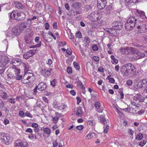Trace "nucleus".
<instances>
[{
  "label": "nucleus",
  "instance_id": "nucleus-1",
  "mask_svg": "<svg viewBox=\"0 0 147 147\" xmlns=\"http://www.w3.org/2000/svg\"><path fill=\"white\" fill-rule=\"evenodd\" d=\"M121 71V72H123V76L127 77L133 75L136 72V69L132 64L127 63L122 66Z\"/></svg>",
  "mask_w": 147,
  "mask_h": 147
},
{
  "label": "nucleus",
  "instance_id": "nucleus-2",
  "mask_svg": "<svg viewBox=\"0 0 147 147\" xmlns=\"http://www.w3.org/2000/svg\"><path fill=\"white\" fill-rule=\"evenodd\" d=\"M130 48V47H129L121 48L120 49L119 51L123 54H128L130 53V52L131 51H132V53L138 56V57H137L136 59L135 58V59H141L145 56V54L144 53H140V52L138 50L136 49H134L131 50Z\"/></svg>",
  "mask_w": 147,
  "mask_h": 147
},
{
  "label": "nucleus",
  "instance_id": "nucleus-3",
  "mask_svg": "<svg viewBox=\"0 0 147 147\" xmlns=\"http://www.w3.org/2000/svg\"><path fill=\"white\" fill-rule=\"evenodd\" d=\"M138 21L137 18L132 16L129 17L126 20L125 24V28L127 30H132L135 27Z\"/></svg>",
  "mask_w": 147,
  "mask_h": 147
},
{
  "label": "nucleus",
  "instance_id": "nucleus-4",
  "mask_svg": "<svg viewBox=\"0 0 147 147\" xmlns=\"http://www.w3.org/2000/svg\"><path fill=\"white\" fill-rule=\"evenodd\" d=\"M0 138L2 142L6 144H9L12 141L11 138L9 136L2 132L1 133Z\"/></svg>",
  "mask_w": 147,
  "mask_h": 147
},
{
  "label": "nucleus",
  "instance_id": "nucleus-5",
  "mask_svg": "<svg viewBox=\"0 0 147 147\" xmlns=\"http://www.w3.org/2000/svg\"><path fill=\"white\" fill-rule=\"evenodd\" d=\"M28 145V143L25 141L19 140L16 142L14 144L15 147H26Z\"/></svg>",
  "mask_w": 147,
  "mask_h": 147
},
{
  "label": "nucleus",
  "instance_id": "nucleus-6",
  "mask_svg": "<svg viewBox=\"0 0 147 147\" xmlns=\"http://www.w3.org/2000/svg\"><path fill=\"white\" fill-rule=\"evenodd\" d=\"M113 28L115 30H120L123 28V24L120 22L115 21L112 24Z\"/></svg>",
  "mask_w": 147,
  "mask_h": 147
},
{
  "label": "nucleus",
  "instance_id": "nucleus-7",
  "mask_svg": "<svg viewBox=\"0 0 147 147\" xmlns=\"http://www.w3.org/2000/svg\"><path fill=\"white\" fill-rule=\"evenodd\" d=\"M25 78H26V80H29L30 82H32L34 80L35 77L32 73H28L25 74L24 79Z\"/></svg>",
  "mask_w": 147,
  "mask_h": 147
},
{
  "label": "nucleus",
  "instance_id": "nucleus-8",
  "mask_svg": "<svg viewBox=\"0 0 147 147\" xmlns=\"http://www.w3.org/2000/svg\"><path fill=\"white\" fill-rule=\"evenodd\" d=\"M9 59L7 57H2L1 59H0V67H3L8 63Z\"/></svg>",
  "mask_w": 147,
  "mask_h": 147
},
{
  "label": "nucleus",
  "instance_id": "nucleus-9",
  "mask_svg": "<svg viewBox=\"0 0 147 147\" xmlns=\"http://www.w3.org/2000/svg\"><path fill=\"white\" fill-rule=\"evenodd\" d=\"M51 70H49L45 68H42L40 69V73L45 77H47L51 75Z\"/></svg>",
  "mask_w": 147,
  "mask_h": 147
},
{
  "label": "nucleus",
  "instance_id": "nucleus-10",
  "mask_svg": "<svg viewBox=\"0 0 147 147\" xmlns=\"http://www.w3.org/2000/svg\"><path fill=\"white\" fill-rule=\"evenodd\" d=\"M100 0H97V7L99 9H102L104 8L106 5V1H100Z\"/></svg>",
  "mask_w": 147,
  "mask_h": 147
},
{
  "label": "nucleus",
  "instance_id": "nucleus-11",
  "mask_svg": "<svg viewBox=\"0 0 147 147\" xmlns=\"http://www.w3.org/2000/svg\"><path fill=\"white\" fill-rule=\"evenodd\" d=\"M17 13V18L16 19V20H22L25 18L26 15L24 12L18 11Z\"/></svg>",
  "mask_w": 147,
  "mask_h": 147
},
{
  "label": "nucleus",
  "instance_id": "nucleus-12",
  "mask_svg": "<svg viewBox=\"0 0 147 147\" xmlns=\"http://www.w3.org/2000/svg\"><path fill=\"white\" fill-rule=\"evenodd\" d=\"M27 25V22H24L20 25L18 28L22 32L25 31Z\"/></svg>",
  "mask_w": 147,
  "mask_h": 147
},
{
  "label": "nucleus",
  "instance_id": "nucleus-13",
  "mask_svg": "<svg viewBox=\"0 0 147 147\" xmlns=\"http://www.w3.org/2000/svg\"><path fill=\"white\" fill-rule=\"evenodd\" d=\"M96 111L98 113H102V109L100 107V104L98 102H96L94 104Z\"/></svg>",
  "mask_w": 147,
  "mask_h": 147
},
{
  "label": "nucleus",
  "instance_id": "nucleus-14",
  "mask_svg": "<svg viewBox=\"0 0 147 147\" xmlns=\"http://www.w3.org/2000/svg\"><path fill=\"white\" fill-rule=\"evenodd\" d=\"M37 86L38 89L40 91L44 90L47 87V84L42 82H40Z\"/></svg>",
  "mask_w": 147,
  "mask_h": 147
},
{
  "label": "nucleus",
  "instance_id": "nucleus-15",
  "mask_svg": "<svg viewBox=\"0 0 147 147\" xmlns=\"http://www.w3.org/2000/svg\"><path fill=\"white\" fill-rule=\"evenodd\" d=\"M11 32L13 34V35L16 36L22 33L18 27L17 28H13L11 30Z\"/></svg>",
  "mask_w": 147,
  "mask_h": 147
},
{
  "label": "nucleus",
  "instance_id": "nucleus-16",
  "mask_svg": "<svg viewBox=\"0 0 147 147\" xmlns=\"http://www.w3.org/2000/svg\"><path fill=\"white\" fill-rule=\"evenodd\" d=\"M18 11H15L14 10L11 13H9V15L10 16V18L12 19L16 20V19L17 18V12H18Z\"/></svg>",
  "mask_w": 147,
  "mask_h": 147
},
{
  "label": "nucleus",
  "instance_id": "nucleus-17",
  "mask_svg": "<svg viewBox=\"0 0 147 147\" xmlns=\"http://www.w3.org/2000/svg\"><path fill=\"white\" fill-rule=\"evenodd\" d=\"M7 77L10 78L11 79H13V78H15L16 80H19L21 79L22 78V76L19 74H18L17 75L16 77H13L11 76V74H9L7 75Z\"/></svg>",
  "mask_w": 147,
  "mask_h": 147
},
{
  "label": "nucleus",
  "instance_id": "nucleus-18",
  "mask_svg": "<svg viewBox=\"0 0 147 147\" xmlns=\"http://www.w3.org/2000/svg\"><path fill=\"white\" fill-rule=\"evenodd\" d=\"M31 52L30 51H28L27 52L25 53L23 55V58L25 59H28L29 57H31L33 56Z\"/></svg>",
  "mask_w": 147,
  "mask_h": 147
},
{
  "label": "nucleus",
  "instance_id": "nucleus-19",
  "mask_svg": "<svg viewBox=\"0 0 147 147\" xmlns=\"http://www.w3.org/2000/svg\"><path fill=\"white\" fill-rule=\"evenodd\" d=\"M0 96L2 98L5 100L7 99L9 96L6 92L2 91H0Z\"/></svg>",
  "mask_w": 147,
  "mask_h": 147
},
{
  "label": "nucleus",
  "instance_id": "nucleus-20",
  "mask_svg": "<svg viewBox=\"0 0 147 147\" xmlns=\"http://www.w3.org/2000/svg\"><path fill=\"white\" fill-rule=\"evenodd\" d=\"M83 113V111L82 110L81 108L79 107L77 109L76 115L77 116L80 117L82 116Z\"/></svg>",
  "mask_w": 147,
  "mask_h": 147
},
{
  "label": "nucleus",
  "instance_id": "nucleus-21",
  "mask_svg": "<svg viewBox=\"0 0 147 147\" xmlns=\"http://www.w3.org/2000/svg\"><path fill=\"white\" fill-rule=\"evenodd\" d=\"M81 6V4L80 2H76L72 5V7L74 9H79L80 8Z\"/></svg>",
  "mask_w": 147,
  "mask_h": 147
},
{
  "label": "nucleus",
  "instance_id": "nucleus-22",
  "mask_svg": "<svg viewBox=\"0 0 147 147\" xmlns=\"http://www.w3.org/2000/svg\"><path fill=\"white\" fill-rule=\"evenodd\" d=\"M143 87V86H142V85L141 84V83L139 81L136 85L134 86V88L135 90H138L140 88H142Z\"/></svg>",
  "mask_w": 147,
  "mask_h": 147
},
{
  "label": "nucleus",
  "instance_id": "nucleus-23",
  "mask_svg": "<svg viewBox=\"0 0 147 147\" xmlns=\"http://www.w3.org/2000/svg\"><path fill=\"white\" fill-rule=\"evenodd\" d=\"M15 6L18 9H22L23 5L20 2L16 1L14 2Z\"/></svg>",
  "mask_w": 147,
  "mask_h": 147
},
{
  "label": "nucleus",
  "instance_id": "nucleus-24",
  "mask_svg": "<svg viewBox=\"0 0 147 147\" xmlns=\"http://www.w3.org/2000/svg\"><path fill=\"white\" fill-rule=\"evenodd\" d=\"M138 12L140 15V17L142 19H144L146 18V16L145 15V13L144 11L139 10H137Z\"/></svg>",
  "mask_w": 147,
  "mask_h": 147
},
{
  "label": "nucleus",
  "instance_id": "nucleus-25",
  "mask_svg": "<svg viewBox=\"0 0 147 147\" xmlns=\"http://www.w3.org/2000/svg\"><path fill=\"white\" fill-rule=\"evenodd\" d=\"M126 5L129 6L131 4L136 3L137 0H125Z\"/></svg>",
  "mask_w": 147,
  "mask_h": 147
},
{
  "label": "nucleus",
  "instance_id": "nucleus-26",
  "mask_svg": "<svg viewBox=\"0 0 147 147\" xmlns=\"http://www.w3.org/2000/svg\"><path fill=\"white\" fill-rule=\"evenodd\" d=\"M21 65L24 68V70L25 71H28L30 68L29 66L27 63H21Z\"/></svg>",
  "mask_w": 147,
  "mask_h": 147
},
{
  "label": "nucleus",
  "instance_id": "nucleus-27",
  "mask_svg": "<svg viewBox=\"0 0 147 147\" xmlns=\"http://www.w3.org/2000/svg\"><path fill=\"white\" fill-rule=\"evenodd\" d=\"M139 81L141 83V84L142 85L143 87L147 84V79L146 78L143 79Z\"/></svg>",
  "mask_w": 147,
  "mask_h": 147
},
{
  "label": "nucleus",
  "instance_id": "nucleus-28",
  "mask_svg": "<svg viewBox=\"0 0 147 147\" xmlns=\"http://www.w3.org/2000/svg\"><path fill=\"white\" fill-rule=\"evenodd\" d=\"M95 136V134L94 133H90L87 135L86 136V138L87 139H89Z\"/></svg>",
  "mask_w": 147,
  "mask_h": 147
},
{
  "label": "nucleus",
  "instance_id": "nucleus-29",
  "mask_svg": "<svg viewBox=\"0 0 147 147\" xmlns=\"http://www.w3.org/2000/svg\"><path fill=\"white\" fill-rule=\"evenodd\" d=\"M43 130L45 133L47 135H50L51 134V130L48 128H45L43 129Z\"/></svg>",
  "mask_w": 147,
  "mask_h": 147
},
{
  "label": "nucleus",
  "instance_id": "nucleus-30",
  "mask_svg": "<svg viewBox=\"0 0 147 147\" xmlns=\"http://www.w3.org/2000/svg\"><path fill=\"white\" fill-rule=\"evenodd\" d=\"M143 137V134L141 133L138 134L136 138L138 140H140L142 139Z\"/></svg>",
  "mask_w": 147,
  "mask_h": 147
},
{
  "label": "nucleus",
  "instance_id": "nucleus-31",
  "mask_svg": "<svg viewBox=\"0 0 147 147\" xmlns=\"http://www.w3.org/2000/svg\"><path fill=\"white\" fill-rule=\"evenodd\" d=\"M21 63H23V62H22L18 60H15L13 63V65H14L13 64H15V67L16 66H18L21 65Z\"/></svg>",
  "mask_w": 147,
  "mask_h": 147
},
{
  "label": "nucleus",
  "instance_id": "nucleus-32",
  "mask_svg": "<svg viewBox=\"0 0 147 147\" xmlns=\"http://www.w3.org/2000/svg\"><path fill=\"white\" fill-rule=\"evenodd\" d=\"M141 38L142 40L147 42V34L142 35L141 36Z\"/></svg>",
  "mask_w": 147,
  "mask_h": 147
},
{
  "label": "nucleus",
  "instance_id": "nucleus-33",
  "mask_svg": "<svg viewBox=\"0 0 147 147\" xmlns=\"http://www.w3.org/2000/svg\"><path fill=\"white\" fill-rule=\"evenodd\" d=\"M131 104L134 106H135L137 107H139L141 106L140 104L138 103H136V102L134 101H132L131 102Z\"/></svg>",
  "mask_w": 147,
  "mask_h": 147
},
{
  "label": "nucleus",
  "instance_id": "nucleus-34",
  "mask_svg": "<svg viewBox=\"0 0 147 147\" xmlns=\"http://www.w3.org/2000/svg\"><path fill=\"white\" fill-rule=\"evenodd\" d=\"M73 65L76 70H79L80 69V67L78 63L74 61L73 62Z\"/></svg>",
  "mask_w": 147,
  "mask_h": 147
},
{
  "label": "nucleus",
  "instance_id": "nucleus-35",
  "mask_svg": "<svg viewBox=\"0 0 147 147\" xmlns=\"http://www.w3.org/2000/svg\"><path fill=\"white\" fill-rule=\"evenodd\" d=\"M91 9V7L88 5L86 6L84 8V10L86 12L90 11Z\"/></svg>",
  "mask_w": 147,
  "mask_h": 147
},
{
  "label": "nucleus",
  "instance_id": "nucleus-36",
  "mask_svg": "<svg viewBox=\"0 0 147 147\" xmlns=\"http://www.w3.org/2000/svg\"><path fill=\"white\" fill-rule=\"evenodd\" d=\"M41 34L42 35L43 37V38L46 41H47V34L44 31H42L41 32Z\"/></svg>",
  "mask_w": 147,
  "mask_h": 147
},
{
  "label": "nucleus",
  "instance_id": "nucleus-37",
  "mask_svg": "<svg viewBox=\"0 0 147 147\" xmlns=\"http://www.w3.org/2000/svg\"><path fill=\"white\" fill-rule=\"evenodd\" d=\"M28 138L30 139H33L35 140L36 139L37 137L35 134H31L28 136Z\"/></svg>",
  "mask_w": 147,
  "mask_h": 147
},
{
  "label": "nucleus",
  "instance_id": "nucleus-38",
  "mask_svg": "<svg viewBox=\"0 0 147 147\" xmlns=\"http://www.w3.org/2000/svg\"><path fill=\"white\" fill-rule=\"evenodd\" d=\"M113 29L114 28H110L109 29V33L110 34L114 35L116 31L114 30H113Z\"/></svg>",
  "mask_w": 147,
  "mask_h": 147
},
{
  "label": "nucleus",
  "instance_id": "nucleus-39",
  "mask_svg": "<svg viewBox=\"0 0 147 147\" xmlns=\"http://www.w3.org/2000/svg\"><path fill=\"white\" fill-rule=\"evenodd\" d=\"M66 105H65L64 104H63L59 106V107L58 108V109L60 110L64 109L66 107Z\"/></svg>",
  "mask_w": 147,
  "mask_h": 147
},
{
  "label": "nucleus",
  "instance_id": "nucleus-40",
  "mask_svg": "<svg viewBox=\"0 0 147 147\" xmlns=\"http://www.w3.org/2000/svg\"><path fill=\"white\" fill-rule=\"evenodd\" d=\"M104 128L105 129L104 130V132L105 133H107L108 131V129L109 128V126L108 125H104Z\"/></svg>",
  "mask_w": 147,
  "mask_h": 147
},
{
  "label": "nucleus",
  "instance_id": "nucleus-41",
  "mask_svg": "<svg viewBox=\"0 0 147 147\" xmlns=\"http://www.w3.org/2000/svg\"><path fill=\"white\" fill-rule=\"evenodd\" d=\"M76 36L77 38H80L82 37V35L81 33L79 31H78L76 33Z\"/></svg>",
  "mask_w": 147,
  "mask_h": 147
},
{
  "label": "nucleus",
  "instance_id": "nucleus-42",
  "mask_svg": "<svg viewBox=\"0 0 147 147\" xmlns=\"http://www.w3.org/2000/svg\"><path fill=\"white\" fill-rule=\"evenodd\" d=\"M92 50L95 51H96L98 50V48L97 45L95 44L93 45L92 47Z\"/></svg>",
  "mask_w": 147,
  "mask_h": 147
},
{
  "label": "nucleus",
  "instance_id": "nucleus-43",
  "mask_svg": "<svg viewBox=\"0 0 147 147\" xmlns=\"http://www.w3.org/2000/svg\"><path fill=\"white\" fill-rule=\"evenodd\" d=\"M59 118L57 116H55L53 118V122L55 123H57L58 121Z\"/></svg>",
  "mask_w": 147,
  "mask_h": 147
},
{
  "label": "nucleus",
  "instance_id": "nucleus-44",
  "mask_svg": "<svg viewBox=\"0 0 147 147\" xmlns=\"http://www.w3.org/2000/svg\"><path fill=\"white\" fill-rule=\"evenodd\" d=\"M56 84L57 81L55 79H54L51 82V84L53 86H55Z\"/></svg>",
  "mask_w": 147,
  "mask_h": 147
},
{
  "label": "nucleus",
  "instance_id": "nucleus-45",
  "mask_svg": "<svg viewBox=\"0 0 147 147\" xmlns=\"http://www.w3.org/2000/svg\"><path fill=\"white\" fill-rule=\"evenodd\" d=\"M146 97H145L142 96L141 95L140 96V99L139 100V102H143L144 101Z\"/></svg>",
  "mask_w": 147,
  "mask_h": 147
},
{
  "label": "nucleus",
  "instance_id": "nucleus-46",
  "mask_svg": "<svg viewBox=\"0 0 147 147\" xmlns=\"http://www.w3.org/2000/svg\"><path fill=\"white\" fill-rule=\"evenodd\" d=\"M84 128V126L82 125H80L76 127V129L78 130H81Z\"/></svg>",
  "mask_w": 147,
  "mask_h": 147
},
{
  "label": "nucleus",
  "instance_id": "nucleus-47",
  "mask_svg": "<svg viewBox=\"0 0 147 147\" xmlns=\"http://www.w3.org/2000/svg\"><path fill=\"white\" fill-rule=\"evenodd\" d=\"M26 78H25L24 79L23 77L22 80V82L24 84H26L30 82H29V80H28V81H26Z\"/></svg>",
  "mask_w": 147,
  "mask_h": 147
},
{
  "label": "nucleus",
  "instance_id": "nucleus-48",
  "mask_svg": "<svg viewBox=\"0 0 147 147\" xmlns=\"http://www.w3.org/2000/svg\"><path fill=\"white\" fill-rule=\"evenodd\" d=\"M67 71L68 74H71L72 72V69L70 67H67Z\"/></svg>",
  "mask_w": 147,
  "mask_h": 147
},
{
  "label": "nucleus",
  "instance_id": "nucleus-49",
  "mask_svg": "<svg viewBox=\"0 0 147 147\" xmlns=\"http://www.w3.org/2000/svg\"><path fill=\"white\" fill-rule=\"evenodd\" d=\"M7 101H8L10 103H11V104H14L15 103V101L13 99L11 98H10L8 99L7 100Z\"/></svg>",
  "mask_w": 147,
  "mask_h": 147
},
{
  "label": "nucleus",
  "instance_id": "nucleus-50",
  "mask_svg": "<svg viewBox=\"0 0 147 147\" xmlns=\"http://www.w3.org/2000/svg\"><path fill=\"white\" fill-rule=\"evenodd\" d=\"M109 82L110 83H114L115 82V80L112 78H109L108 79Z\"/></svg>",
  "mask_w": 147,
  "mask_h": 147
},
{
  "label": "nucleus",
  "instance_id": "nucleus-51",
  "mask_svg": "<svg viewBox=\"0 0 147 147\" xmlns=\"http://www.w3.org/2000/svg\"><path fill=\"white\" fill-rule=\"evenodd\" d=\"M126 84L128 86H130L132 84V81L131 80H129L127 81Z\"/></svg>",
  "mask_w": 147,
  "mask_h": 147
},
{
  "label": "nucleus",
  "instance_id": "nucleus-52",
  "mask_svg": "<svg viewBox=\"0 0 147 147\" xmlns=\"http://www.w3.org/2000/svg\"><path fill=\"white\" fill-rule=\"evenodd\" d=\"M146 143V141L145 140H143L141 141L139 143V145L141 146H143Z\"/></svg>",
  "mask_w": 147,
  "mask_h": 147
},
{
  "label": "nucleus",
  "instance_id": "nucleus-53",
  "mask_svg": "<svg viewBox=\"0 0 147 147\" xmlns=\"http://www.w3.org/2000/svg\"><path fill=\"white\" fill-rule=\"evenodd\" d=\"M77 83H78L77 85L81 86L82 88H83V87H84V86H83L82 85V82L80 80H78L77 82Z\"/></svg>",
  "mask_w": 147,
  "mask_h": 147
},
{
  "label": "nucleus",
  "instance_id": "nucleus-54",
  "mask_svg": "<svg viewBox=\"0 0 147 147\" xmlns=\"http://www.w3.org/2000/svg\"><path fill=\"white\" fill-rule=\"evenodd\" d=\"M25 115L28 117H33L32 115L31 114L30 112L27 111L25 113Z\"/></svg>",
  "mask_w": 147,
  "mask_h": 147
},
{
  "label": "nucleus",
  "instance_id": "nucleus-55",
  "mask_svg": "<svg viewBox=\"0 0 147 147\" xmlns=\"http://www.w3.org/2000/svg\"><path fill=\"white\" fill-rule=\"evenodd\" d=\"M88 33L89 36H91L93 33V31L91 30H88Z\"/></svg>",
  "mask_w": 147,
  "mask_h": 147
},
{
  "label": "nucleus",
  "instance_id": "nucleus-56",
  "mask_svg": "<svg viewBox=\"0 0 147 147\" xmlns=\"http://www.w3.org/2000/svg\"><path fill=\"white\" fill-rule=\"evenodd\" d=\"M87 123L88 125L92 126L93 125V121L92 120H88L87 121Z\"/></svg>",
  "mask_w": 147,
  "mask_h": 147
},
{
  "label": "nucleus",
  "instance_id": "nucleus-57",
  "mask_svg": "<svg viewBox=\"0 0 147 147\" xmlns=\"http://www.w3.org/2000/svg\"><path fill=\"white\" fill-rule=\"evenodd\" d=\"M99 118L100 120V122H102H102H104V121H103V119H105L104 115H100L99 117Z\"/></svg>",
  "mask_w": 147,
  "mask_h": 147
},
{
  "label": "nucleus",
  "instance_id": "nucleus-58",
  "mask_svg": "<svg viewBox=\"0 0 147 147\" xmlns=\"http://www.w3.org/2000/svg\"><path fill=\"white\" fill-rule=\"evenodd\" d=\"M111 62L112 63L116 64L118 62V60L117 59H115L111 60Z\"/></svg>",
  "mask_w": 147,
  "mask_h": 147
},
{
  "label": "nucleus",
  "instance_id": "nucleus-59",
  "mask_svg": "<svg viewBox=\"0 0 147 147\" xmlns=\"http://www.w3.org/2000/svg\"><path fill=\"white\" fill-rule=\"evenodd\" d=\"M66 52L68 55H70L71 54L72 51L71 49H67L66 50Z\"/></svg>",
  "mask_w": 147,
  "mask_h": 147
},
{
  "label": "nucleus",
  "instance_id": "nucleus-60",
  "mask_svg": "<svg viewBox=\"0 0 147 147\" xmlns=\"http://www.w3.org/2000/svg\"><path fill=\"white\" fill-rule=\"evenodd\" d=\"M93 59L95 61H98L99 60V57L97 56H94L93 57Z\"/></svg>",
  "mask_w": 147,
  "mask_h": 147
},
{
  "label": "nucleus",
  "instance_id": "nucleus-61",
  "mask_svg": "<svg viewBox=\"0 0 147 147\" xmlns=\"http://www.w3.org/2000/svg\"><path fill=\"white\" fill-rule=\"evenodd\" d=\"M32 126L34 128H37L38 127V125L37 123H34L32 125Z\"/></svg>",
  "mask_w": 147,
  "mask_h": 147
},
{
  "label": "nucleus",
  "instance_id": "nucleus-62",
  "mask_svg": "<svg viewBox=\"0 0 147 147\" xmlns=\"http://www.w3.org/2000/svg\"><path fill=\"white\" fill-rule=\"evenodd\" d=\"M25 113L22 111H20L19 112V115L21 117H24V116Z\"/></svg>",
  "mask_w": 147,
  "mask_h": 147
},
{
  "label": "nucleus",
  "instance_id": "nucleus-63",
  "mask_svg": "<svg viewBox=\"0 0 147 147\" xmlns=\"http://www.w3.org/2000/svg\"><path fill=\"white\" fill-rule=\"evenodd\" d=\"M25 131L26 132H28V133H32L33 132V131L30 128H28L27 129L26 131Z\"/></svg>",
  "mask_w": 147,
  "mask_h": 147
},
{
  "label": "nucleus",
  "instance_id": "nucleus-64",
  "mask_svg": "<svg viewBox=\"0 0 147 147\" xmlns=\"http://www.w3.org/2000/svg\"><path fill=\"white\" fill-rule=\"evenodd\" d=\"M45 28L46 30H48L49 29V25L48 23H45Z\"/></svg>",
  "mask_w": 147,
  "mask_h": 147
}]
</instances>
